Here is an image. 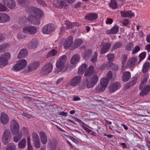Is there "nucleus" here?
<instances>
[{
	"mask_svg": "<svg viewBox=\"0 0 150 150\" xmlns=\"http://www.w3.org/2000/svg\"><path fill=\"white\" fill-rule=\"evenodd\" d=\"M32 11L31 12V15L28 18L29 20L33 24L38 25L40 23V19L43 15L42 11L38 8L32 7L30 9Z\"/></svg>",
	"mask_w": 150,
	"mask_h": 150,
	"instance_id": "1",
	"label": "nucleus"
},
{
	"mask_svg": "<svg viewBox=\"0 0 150 150\" xmlns=\"http://www.w3.org/2000/svg\"><path fill=\"white\" fill-rule=\"evenodd\" d=\"M10 130L13 134H17L20 130V125L18 122L15 120H12L10 125Z\"/></svg>",
	"mask_w": 150,
	"mask_h": 150,
	"instance_id": "2",
	"label": "nucleus"
},
{
	"mask_svg": "<svg viewBox=\"0 0 150 150\" xmlns=\"http://www.w3.org/2000/svg\"><path fill=\"white\" fill-rule=\"evenodd\" d=\"M67 57L66 55H63L59 57L56 63V67L60 71L63 69L65 66V63L67 61Z\"/></svg>",
	"mask_w": 150,
	"mask_h": 150,
	"instance_id": "3",
	"label": "nucleus"
},
{
	"mask_svg": "<svg viewBox=\"0 0 150 150\" xmlns=\"http://www.w3.org/2000/svg\"><path fill=\"white\" fill-rule=\"evenodd\" d=\"M98 80V76L97 75L93 76L89 81L87 78L86 80L87 82L86 86L87 88H90L93 87L97 83Z\"/></svg>",
	"mask_w": 150,
	"mask_h": 150,
	"instance_id": "4",
	"label": "nucleus"
},
{
	"mask_svg": "<svg viewBox=\"0 0 150 150\" xmlns=\"http://www.w3.org/2000/svg\"><path fill=\"white\" fill-rule=\"evenodd\" d=\"M27 62L25 59H22L18 61L13 67V70L15 71H20L24 69L26 66Z\"/></svg>",
	"mask_w": 150,
	"mask_h": 150,
	"instance_id": "5",
	"label": "nucleus"
},
{
	"mask_svg": "<svg viewBox=\"0 0 150 150\" xmlns=\"http://www.w3.org/2000/svg\"><path fill=\"white\" fill-rule=\"evenodd\" d=\"M11 56L10 53L7 52L0 57V67H3L7 65Z\"/></svg>",
	"mask_w": 150,
	"mask_h": 150,
	"instance_id": "6",
	"label": "nucleus"
},
{
	"mask_svg": "<svg viewBox=\"0 0 150 150\" xmlns=\"http://www.w3.org/2000/svg\"><path fill=\"white\" fill-rule=\"evenodd\" d=\"M55 29L54 25L51 23H49L43 27L42 31L44 34H50L54 32Z\"/></svg>",
	"mask_w": 150,
	"mask_h": 150,
	"instance_id": "7",
	"label": "nucleus"
},
{
	"mask_svg": "<svg viewBox=\"0 0 150 150\" xmlns=\"http://www.w3.org/2000/svg\"><path fill=\"white\" fill-rule=\"evenodd\" d=\"M111 47L110 43L102 42L99 46L100 48V54H103L108 52Z\"/></svg>",
	"mask_w": 150,
	"mask_h": 150,
	"instance_id": "8",
	"label": "nucleus"
},
{
	"mask_svg": "<svg viewBox=\"0 0 150 150\" xmlns=\"http://www.w3.org/2000/svg\"><path fill=\"white\" fill-rule=\"evenodd\" d=\"M81 79L82 77L81 76H75L69 81L68 84L73 87L76 86L80 83Z\"/></svg>",
	"mask_w": 150,
	"mask_h": 150,
	"instance_id": "9",
	"label": "nucleus"
},
{
	"mask_svg": "<svg viewBox=\"0 0 150 150\" xmlns=\"http://www.w3.org/2000/svg\"><path fill=\"white\" fill-rule=\"evenodd\" d=\"M67 2V0H55L54 1V3L57 8L67 9L68 7Z\"/></svg>",
	"mask_w": 150,
	"mask_h": 150,
	"instance_id": "10",
	"label": "nucleus"
},
{
	"mask_svg": "<svg viewBox=\"0 0 150 150\" xmlns=\"http://www.w3.org/2000/svg\"><path fill=\"white\" fill-rule=\"evenodd\" d=\"M108 79L106 78L103 77L100 80V84L101 86H98L96 88V90L98 92L102 91L104 88L106 87L108 84Z\"/></svg>",
	"mask_w": 150,
	"mask_h": 150,
	"instance_id": "11",
	"label": "nucleus"
},
{
	"mask_svg": "<svg viewBox=\"0 0 150 150\" xmlns=\"http://www.w3.org/2000/svg\"><path fill=\"white\" fill-rule=\"evenodd\" d=\"M37 31V28L32 26H26L23 28V31L25 33H28L30 35L35 34Z\"/></svg>",
	"mask_w": 150,
	"mask_h": 150,
	"instance_id": "12",
	"label": "nucleus"
},
{
	"mask_svg": "<svg viewBox=\"0 0 150 150\" xmlns=\"http://www.w3.org/2000/svg\"><path fill=\"white\" fill-rule=\"evenodd\" d=\"M53 66L50 63L46 64L42 68V73L44 74H47L52 70Z\"/></svg>",
	"mask_w": 150,
	"mask_h": 150,
	"instance_id": "13",
	"label": "nucleus"
},
{
	"mask_svg": "<svg viewBox=\"0 0 150 150\" xmlns=\"http://www.w3.org/2000/svg\"><path fill=\"white\" fill-rule=\"evenodd\" d=\"M4 4L11 9L15 8L16 4L13 0H2Z\"/></svg>",
	"mask_w": 150,
	"mask_h": 150,
	"instance_id": "14",
	"label": "nucleus"
},
{
	"mask_svg": "<svg viewBox=\"0 0 150 150\" xmlns=\"http://www.w3.org/2000/svg\"><path fill=\"white\" fill-rule=\"evenodd\" d=\"M73 37L71 35L69 36L65 41L64 46L65 49L69 47L73 43Z\"/></svg>",
	"mask_w": 150,
	"mask_h": 150,
	"instance_id": "15",
	"label": "nucleus"
},
{
	"mask_svg": "<svg viewBox=\"0 0 150 150\" xmlns=\"http://www.w3.org/2000/svg\"><path fill=\"white\" fill-rule=\"evenodd\" d=\"M121 87L120 83L118 82H115L113 83L109 87V91L113 93Z\"/></svg>",
	"mask_w": 150,
	"mask_h": 150,
	"instance_id": "16",
	"label": "nucleus"
},
{
	"mask_svg": "<svg viewBox=\"0 0 150 150\" xmlns=\"http://www.w3.org/2000/svg\"><path fill=\"white\" fill-rule=\"evenodd\" d=\"M138 63L137 59L136 58L131 57L128 60L127 66L128 67L132 68L135 65L138 64Z\"/></svg>",
	"mask_w": 150,
	"mask_h": 150,
	"instance_id": "17",
	"label": "nucleus"
},
{
	"mask_svg": "<svg viewBox=\"0 0 150 150\" xmlns=\"http://www.w3.org/2000/svg\"><path fill=\"white\" fill-rule=\"evenodd\" d=\"M10 19V16L7 14L0 13V23H4L8 21Z\"/></svg>",
	"mask_w": 150,
	"mask_h": 150,
	"instance_id": "18",
	"label": "nucleus"
},
{
	"mask_svg": "<svg viewBox=\"0 0 150 150\" xmlns=\"http://www.w3.org/2000/svg\"><path fill=\"white\" fill-rule=\"evenodd\" d=\"M39 135L42 144H46L47 141V136L46 133L43 131H41L39 133Z\"/></svg>",
	"mask_w": 150,
	"mask_h": 150,
	"instance_id": "19",
	"label": "nucleus"
},
{
	"mask_svg": "<svg viewBox=\"0 0 150 150\" xmlns=\"http://www.w3.org/2000/svg\"><path fill=\"white\" fill-rule=\"evenodd\" d=\"M0 120L1 122L3 124H7L9 121L8 115L4 113H2L1 115Z\"/></svg>",
	"mask_w": 150,
	"mask_h": 150,
	"instance_id": "20",
	"label": "nucleus"
},
{
	"mask_svg": "<svg viewBox=\"0 0 150 150\" xmlns=\"http://www.w3.org/2000/svg\"><path fill=\"white\" fill-rule=\"evenodd\" d=\"M121 16L124 17L132 18L135 15L134 12L131 11H122L121 12Z\"/></svg>",
	"mask_w": 150,
	"mask_h": 150,
	"instance_id": "21",
	"label": "nucleus"
},
{
	"mask_svg": "<svg viewBox=\"0 0 150 150\" xmlns=\"http://www.w3.org/2000/svg\"><path fill=\"white\" fill-rule=\"evenodd\" d=\"M98 17V14L96 13H91L86 15L85 16L86 20L92 21L96 20Z\"/></svg>",
	"mask_w": 150,
	"mask_h": 150,
	"instance_id": "22",
	"label": "nucleus"
},
{
	"mask_svg": "<svg viewBox=\"0 0 150 150\" xmlns=\"http://www.w3.org/2000/svg\"><path fill=\"white\" fill-rule=\"evenodd\" d=\"M39 63L38 61L32 62L29 64L28 68L29 70L31 71L36 69L39 66Z\"/></svg>",
	"mask_w": 150,
	"mask_h": 150,
	"instance_id": "23",
	"label": "nucleus"
},
{
	"mask_svg": "<svg viewBox=\"0 0 150 150\" xmlns=\"http://www.w3.org/2000/svg\"><path fill=\"white\" fill-rule=\"evenodd\" d=\"M106 66L108 69H112L114 71L118 70L119 68V67L117 65L109 61L107 62Z\"/></svg>",
	"mask_w": 150,
	"mask_h": 150,
	"instance_id": "24",
	"label": "nucleus"
},
{
	"mask_svg": "<svg viewBox=\"0 0 150 150\" xmlns=\"http://www.w3.org/2000/svg\"><path fill=\"white\" fill-rule=\"evenodd\" d=\"M131 77V74L129 71L125 72L122 76V80L123 82H126L130 79Z\"/></svg>",
	"mask_w": 150,
	"mask_h": 150,
	"instance_id": "25",
	"label": "nucleus"
},
{
	"mask_svg": "<svg viewBox=\"0 0 150 150\" xmlns=\"http://www.w3.org/2000/svg\"><path fill=\"white\" fill-rule=\"evenodd\" d=\"M83 42V40L81 39H78L75 40L71 47L73 49L77 48L79 46L81 45Z\"/></svg>",
	"mask_w": 150,
	"mask_h": 150,
	"instance_id": "26",
	"label": "nucleus"
},
{
	"mask_svg": "<svg viewBox=\"0 0 150 150\" xmlns=\"http://www.w3.org/2000/svg\"><path fill=\"white\" fill-rule=\"evenodd\" d=\"M28 53V52L27 49H23L20 52L18 56V58L19 59L25 58Z\"/></svg>",
	"mask_w": 150,
	"mask_h": 150,
	"instance_id": "27",
	"label": "nucleus"
},
{
	"mask_svg": "<svg viewBox=\"0 0 150 150\" xmlns=\"http://www.w3.org/2000/svg\"><path fill=\"white\" fill-rule=\"evenodd\" d=\"M94 70V67L93 66H89L87 70L86 71L84 74V76L85 77H88L91 76L93 73Z\"/></svg>",
	"mask_w": 150,
	"mask_h": 150,
	"instance_id": "28",
	"label": "nucleus"
},
{
	"mask_svg": "<svg viewBox=\"0 0 150 150\" xmlns=\"http://www.w3.org/2000/svg\"><path fill=\"white\" fill-rule=\"evenodd\" d=\"M88 67L87 65L85 63L83 64L79 68L78 70L79 74H81L83 73Z\"/></svg>",
	"mask_w": 150,
	"mask_h": 150,
	"instance_id": "29",
	"label": "nucleus"
},
{
	"mask_svg": "<svg viewBox=\"0 0 150 150\" xmlns=\"http://www.w3.org/2000/svg\"><path fill=\"white\" fill-rule=\"evenodd\" d=\"M150 91V86L149 85H146L143 88L141 91L140 94V96H143L146 95Z\"/></svg>",
	"mask_w": 150,
	"mask_h": 150,
	"instance_id": "30",
	"label": "nucleus"
},
{
	"mask_svg": "<svg viewBox=\"0 0 150 150\" xmlns=\"http://www.w3.org/2000/svg\"><path fill=\"white\" fill-rule=\"evenodd\" d=\"M119 28L117 25H115L111 29L108 30L106 31L108 34H115L118 33L119 31Z\"/></svg>",
	"mask_w": 150,
	"mask_h": 150,
	"instance_id": "31",
	"label": "nucleus"
},
{
	"mask_svg": "<svg viewBox=\"0 0 150 150\" xmlns=\"http://www.w3.org/2000/svg\"><path fill=\"white\" fill-rule=\"evenodd\" d=\"M73 118L75 121H76L80 124H83L82 125V126L85 130L89 132L91 131V130L90 129H88V128L87 127L84 125H86L82 121L80 120L75 117H74Z\"/></svg>",
	"mask_w": 150,
	"mask_h": 150,
	"instance_id": "32",
	"label": "nucleus"
},
{
	"mask_svg": "<svg viewBox=\"0 0 150 150\" xmlns=\"http://www.w3.org/2000/svg\"><path fill=\"white\" fill-rule=\"evenodd\" d=\"M150 67V63L149 62H145L143 65L142 69V72L145 73L147 72Z\"/></svg>",
	"mask_w": 150,
	"mask_h": 150,
	"instance_id": "33",
	"label": "nucleus"
},
{
	"mask_svg": "<svg viewBox=\"0 0 150 150\" xmlns=\"http://www.w3.org/2000/svg\"><path fill=\"white\" fill-rule=\"evenodd\" d=\"M80 58L78 54L74 55L72 57L70 62L72 64H75L79 61Z\"/></svg>",
	"mask_w": 150,
	"mask_h": 150,
	"instance_id": "34",
	"label": "nucleus"
},
{
	"mask_svg": "<svg viewBox=\"0 0 150 150\" xmlns=\"http://www.w3.org/2000/svg\"><path fill=\"white\" fill-rule=\"evenodd\" d=\"M38 41L35 39H33L31 41L29 45V47L31 49H35L38 45Z\"/></svg>",
	"mask_w": 150,
	"mask_h": 150,
	"instance_id": "35",
	"label": "nucleus"
},
{
	"mask_svg": "<svg viewBox=\"0 0 150 150\" xmlns=\"http://www.w3.org/2000/svg\"><path fill=\"white\" fill-rule=\"evenodd\" d=\"M26 141L25 138H23L18 143V147L21 149H24L26 145Z\"/></svg>",
	"mask_w": 150,
	"mask_h": 150,
	"instance_id": "36",
	"label": "nucleus"
},
{
	"mask_svg": "<svg viewBox=\"0 0 150 150\" xmlns=\"http://www.w3.org/2000/svg\"><path fill=\"white\" fill-rule=\"evenodd\" d=\"M109 7L113 9H115L117 7V4L116 0H111L110 3L108 4Z\"/></svg>",
	"mask_w": 150,
	"mask_h": 150,
	"instance_id": "37",
	"label": "nucleus"
},
{
	"mask_svg": "<svg viewBox=\"0 0 150 150\" xmlns=\"http://www.w3.org/2000/svg\"><path fill=\"white\" fill-rule=\"evenodd\" d=\"M122 45V43L121 41L117 42L113 45L111 50H114L120 48Z\"/></svg>",
	"mask_w": 150,
	"mask_h": 150,
	"instance_id": "38",
	"label": "nucleus"
},
{
	"mask_svg": "<svg viewBox=\"0 0 150 150\" xmlns=\"http://www.w3.org/2000/svg\"><path fill=\"white\" fill-rule=\"evenodd\" d=\"M23 134L22 132H19L17 135L14 136L13 138V141L18 142L22 138Z\"/></svg>",
	"mask_w": 150,
	"mask_h": 150,
	"instance_id": "39",
	"label": "nucleus"
},
{
	"mask_svg": "<svg viewBox=\"0 0 150 150\" xmlns=\"http://www.w3.org/2000/svg\"><path fill=\"white\" fill-rule=\"evenodd\" d=\"M57 53L56 50L53 49L51 50L47 54V58L51 57H53L56 55Z\"/></svg>",
	"mask_w": 150,
	"mask_h": 150,
	"instance_id": "40",
	"label": "nucleus"
},
{
	"mask_svg": "<svg viewBox=\"0 0 150 150\" xmlns=\"http://www.w3.org/2000/svg\"><path fill=\"white\" fill-rule=\"evenodd\" d=\"M17 2L18 4L23 7H25L28 4V2L26 0H17Z\"/></svg>",
	"mask_w": 150,
	"mask_h": 150,
	"instance_id": "41",
	"label": "nucleus"
},
{
	"mask_svg": "<svg viewBox=\"0 0 150 150\" xmlns=\"http://www.w3.org/2000/svg\"><path fill=\"white\" fill-rule=\"evenodd\" d=\"M98 57V53L96 52H95L92 56L91 60V61L93 63H95L97 61Z\"/></svg>",
	"mask_w": 150,
	"mask_h": 150,
	"instance_id": "42",
	"label": "nucleus"
},
{
	"mask_svg": "<svg viewBox=\"0 0 150 150\" xmlns=\"http://www.w3.org/2000/svg\"><path fill=\"white\" fill-rule=\"evenodd\" d=\"M92 53V51L90 50H86L84 53L83 55L84 58L85 59H87L89 57L90 55Z\"/></svg>",
	"mask_w": 150,
	"mask_h": 150,
	"instance_id": "43",
	"label": "nucleus"
},
{
	"mask_svg": "<svg viewBox=\"0 0 150 150\" xmlns=\"http://www.w3.org/2000/svg\"><path fill=\"white\" fill-rule=\"evenodd\" d=\"M146 54V52H142L139 54V57L140 58V60L137 64H139V63L145 58Z\"/></svg>",
	"mask_w": 150,
	"mask_h": 150,
	"instance_id": "44",
	"label": "nucleus"
},
{
	"mask_svg": "<svg viewBox=\"0 0 150 150\" xmlns=\"http://www.w3.org/2000/svg\"><path fill=\"white\" fill-rule=\"evenodd\" d=\"M3 137L10 139L11 137V134L10 131L7 129H5L3 134Z\"/></svg>",
	"mask_w": 150,
	"mask_h": 150,
	"instance_id": "45",
	"label": "nucleus"
},
{
	"mask_svg": "<svg viewBox=\"0 0 150 150\" xmlns=\"http://www.w3.org/2000/svg\"><path fill=\"white\" fill-rule=\"evenodd\" d=\"M6 150H16V146L14 143H11L7 147Z\"/></svg>",
	"mask_w": 150,
	"mask_h": 150,
	"instance_id": "46",
	"label": "nucleus"
},
{
	"mask_svg": "<svg viewBox=\"0 0 150 150\" xmlns=\"http://www.w3.org/2000/svg\"><path fill=\"white\" fill-rule=\"evenodd\" d=\"M65 24L68 29H71L74 26V23H72L68 21H66Z\"/></svg>",
	"mask_w": 150,
	"mask_h": 150,
	"instance_id": "47",
	"label": "nucleus"
},
{
	"mask_svg": "<svg viewBox=\"0 0 150 150\" xmlns=\"http://www.w3.org/2000/svg\"><path fill=\"white\" fill-rule=\"evenodd\" d=\"M127 58V56L126 54H124L122 56L121 61L123 65H124Z\"/></svg>",
	"mask_w": 150,
	"mask_h": 150,
	"instance_id": "48",
	"label": "nucleus"
},
{
	"mask_svg": "<svg viewBox=\"0 0 150 150\" xmlns=\"http://www.w3.org/2000/svg\"><path fill=\"white\" fill-rule=\"evenodd\" d=\"M32 138L33 142L40 140L38 134L35 132L32 134Z\"/></svg>",
	"mask_w": 150,
	"mask_h": 150,
	"instance_id": "49",
	"label": "nucleus"
},
{
	"mask_svg": "<svg viewBox=\"0 0 150 150\" xmlns=\"http://www.w3.org/2000/svg\"><path fill=\"white\" fill-rule=\"evenodd\" d=\"M7 46L8 44L6 43H4L0 45V52H2L4 51Z\"/></svg>",
	"mask_w": 150,
	"mask_h": 150,
	"instance_id": "50",
	"label": "nucleus"
},
{
	"mask_svg": "<svg viewBox=\"0 0 150 150\" xmlns=\"http://www.w3.org/2000/svg\"><path fill=\"white\" fill-rule=\"evenodd\" d=\"M133 45L132 43L130 42L128 44L126 45V47L125 48V50H126L130 51L131 50L132 48Z\"/></svg>",
	"mask_w": 150,
	"mask_h": 150,
	"instance_id": "51",
	"label": "nucleus"
},
{
	"mask_svg": "<svg viewBox=\"0 0 150 150\" xmlns=\"http://www.w3.org/2000/svg\"><path fill=\"white\" fill-rule=\"evenodd\" d=\"M140 50V47L138 46H136L133 49L132 51V53L133 54H135L139 51Z\"/></svg>",
	"mask_w": 150,
	"mask_h": 150,
	"instance_id": "52",
	"label": "nucleus"
},
{
	"mask_svg": "<svg viewBox=\"0 0 150 150\" xmlns=\"http://www.w3.org/2000/svg\"><path fill=\"white\" fill-rule=\"evenodd\" d=\"M37 2L42 6H46L45 2L43 0H37Z\"/></svg>",
	"mask_w": 150,
	"mask_h": 150,
	"instance_id": "53",
	"label": "nucleus"
},
{
	"mask_svg": "<svg viewBox=\"0 0 150 150\" xmlns=\"http://www.w3.org/2000/svg\"><path fill=\"white\" fill-rule=\"evenodd\" d=\"M9 10L5 6L2 4H0V11H8Z\"/></svg>",
	"mask_w": 150,
	"mask_h": 150,
	"instance_id": "54",
	"label": "nucleus"
},
{
	"mask_svg": "<svg viewBox=\"0 0 150 150\" xmlns=\"http://www.w3.org/2000/svg\"><path fill=\"white\" fill-rule=\"evenodd\" d=\"M3 142L4 144H8L10 141V139L6 138L5 137H3L2 139Z\"/></svg>",
	"mask_w": 150,
	"mask_h": 150,
	"instance_id": "55",
	"label": "nucleus"
},
{
	"mask_svg": "<svg viewBox=\"0 0 150 150\" xmlns=\"http://www.w3.org/2000/svg\"><path fill=\"white\" fill-rule=\"evenodd\" d=\"M34 145L35 147L39 149L40 147V140L34 141Z\"/></svg>",
	"mask_w": 150,
	"mask_h": 150,
	"instance_id": "56",
	"label": "nucleus"
},
{
	"mask_svg": "<svg viewBox=\"0 0 150 150\" xmlns=\"http://www.w3.org/2000/svg\"><path fill=\"white\" fill-rule=\"evenodd\" d=\"M108 59L109 60L112 61L114 60V54H108L107 55Z\"/></svg>",
	"mask_w": 150,
	"mask_h": 150,
	"instance_id": "57",
	"label": "nucleus"
},
{
	"mask_svg": "<svg viewBox=\"0 0 150 150\" xmlns=\"http://www.w3.org/2000/svg\"><path fill=\"white\" fill-rule=\"evenodd\" d=\"M112 74L111 71H109L107 74V77L108 79L111 80L112 79Z\"/></svg>",
	"mask_w": 150,
	"mask_h": 150,
	"instance_id": "58",
	"label": "nucleus"
},
{
	"mask_svg": "<svg viewBox=\"0 0 150 150\" xmlns=\"http://www.w3.org/2000/svg\"><path fill=\"white\" fill-rule=\"evenodd\" d=\"M17 38L18 39L20 40L22 39L25 38H26V36L21 34L19 33L17 34Z\"/></svg>",
	"mask_w": 150,
	"mask_h": 150,
	"instance_id": "59",
	"label": "nucleus"
},
{
	"mask_svg": "<svg viewBox=\"0 0 150 150\" xmlns=\"http://www.w3.org/2000/svg\"><path fill=\"white\" fill-rule=\"evenodd\" d=\"M122 24L126 26L129 24V21L126 19L123 21Z\"/></svg>",
	"mask_w": 150,
	"mask_h": 150,
	"instance_id": "60",
	"label": "nucleus"
},
{
	"mask_svg": "<svg viewBox=\"0 0 150 150\" xmlns=\"http://www.w3.org/2000/svg\"><path fill=\"white\" fill-rule=\"evenodd\" d=\"M136 83V80L135 79L132 80L130 81L129 83V85L130 86H133Z\"/></svg>",
	"mask_w": 150,
	"mask_h": 150,
	"instance_id": "61",
	"label": "nucleus"
},
{
	"mask_svg": "<svg viewBox=\"0 0 150 150\" xmlns=\"http://www.w3.org/2000/svg\"><path fill=\"white\" fill-rule=\"evenodd\" d=\"M113 22V20L112 19L110 18H107V20L106 21V24H111Z\"/></svg>",
	"mask_w": 150,
	"mask_h": 150,
	"instance_id": "62",
	"label": "nucleus"
},
{
	"mask_svg": "<svg viewBox=\"0 0 150 150\" xmlns=\"http://www.w3.org/2000/svg\"><path fill=\"white\" fill-rule=\"evenodd\" d=\"M22 115L24 117L29 118H31L32 117V116L31 115L27 114L24 112H23V113Z\"/></svg>",
	"mask_w": 150,
	"mask_h": 150,
	"instance_id": "63",
	"label": "nucleus"
},
{
	"mask_svg": "<svg viewBox=\"0 0 150 150\" xmlns=\"http://www.w3.org/2000/svg\"><path fill=\"white\" fill-rule=\"evenodd\" d=\"M64 79L63 77L60 78L57 80L56 81V84L58 85Z\"/></svg>",
	"mask_w": 150,
	"mask_h": 150,
	"instance_id": "64",
	"label": "nucleus"
}]
</instances>
